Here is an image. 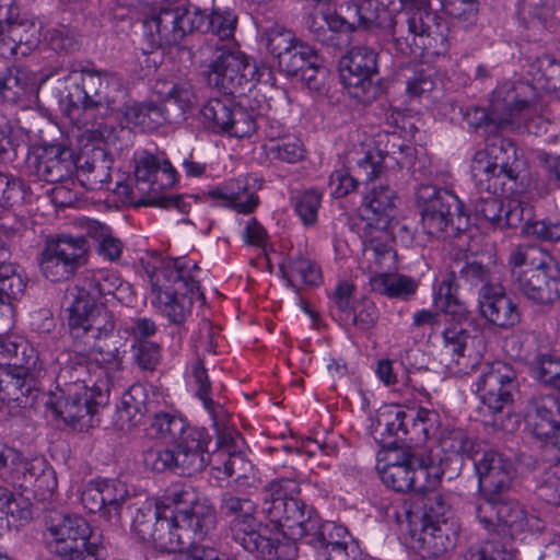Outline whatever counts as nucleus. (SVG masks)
I'll return each mask as SVG.
<instances>
[{"instance_id":"59","label":"nucleus","mask_w":560,"mask_h":560,"mask_svg":"<svg viewBox=\"0 0 560 560\" xmlns=\"http://www.w3.org/2000/svg\"><path fill=\"white\" fill-rule=\"evenodd\" d=\"M322 203V195L315 189L298 194L293 199L294 211L304 226H313Z\"/></svg>"},{"instance_id":"31","label":"nucleus","mask_w":560,"mask_h":560,"mask_svg":"<svg viewBox=\"0 0 560 560\" xmlns=\"http://www.w3.org/2000/svg\"><path fill=\"white\" fill-rule=\"evenodd\" d=\"M36 153L37 173L46 182H59L75 168L74 150L65 142H43Z\"/></svg>"},{"instance_id":"11","label":"nucleus","mask_w":560,"mask_h":560,"mask_svg":"<svg viewBox=\"0 0 560 560\" xmlns=\"http://www.w3.org/2000/svg\"><path fill=\"white\" fill-rule=\"evenodd\" d=\"M504 142H491L485 150L478 151L471 162V172L480 189L488 194L521 198L525 192V176L517 171L516 164L500 160L498 153L508 149Z\"/></svg>"},{"instance_id":"18","label":"nucleus","mask_w":560,"mask_h":560,"mask_svg":"<svg viewBox=\"0 0 560 560\" xmlns=\"http://www.w3.org/2000/svg\"><path fill=\"white\" fill-rule=\"evenodd\" d=\"M39 42V27L30 19H19L14 0H0V56H27Z\"/></svg>"},{"instance_id":"10","label":"nucleus","mask_w":560,"mask_h":560,"mask_svg":"<svg viewBox=\"0 0 560 560\" xmlns=\"http://www.w3.org/2000/svg\"><path fill=\"white\" fill-rule=\"evenodd\" d=\"M299 483L291 478H279L266 483L260 490L261 513L284 538L300 533L307 506L298 497Z\"/></svg>"},{"instance_id":"44","label":"nucleus","mask_w":560,"mask_h":560,"mask_svg":"<svg viewBox=\"0 0 560 560\" xmlns=\"http://www.w3.org/2000/svg\"><path fill=\"white\" fill-rule=\"evenodd\" d=\"M370 285L376 293L390 299L406 300L417 291V282L408 276L380 272L370 278Z\"/></svg>"},{"instance_id":"62","label":"nucleus","mask_w":560,"mask_h":560,"mask_svg":"<svg viewBox=\"0 0 560 560\" xmlns=\"http://www.w3.org/2000/svg\"><path fill=\"white\" fill-rule=\"evenodd\" d=\"M264 38L266 40L268 51L275 59L280 57L288 49H291L299 40L291 30L278 24L267 28L264 32Z\"/></svg>"},{"instance_id":"29","label":"nucleus","mask_w":560,"mask_h":560,"mask_svg":"<svg viewBox=\"0 0 560 560\" xmlns=\"http://www.w3.org/2000/svg\"><path fill=\"white\" fill-rule=\"evenodd\" d=\"M479 486L483 494H504L511 486L514 466L503 454L487 450L474 457Z\"/></svg>"},{"instance_id":"42","label":"nucleus","mask_w":560,"mask_h":560,"mask_svg":"<svg viewBox=\"0 0 560 560\" xmlns=\"http://www.w3.org/2000/svg\"><path fill=\"white\" fill-rule=\"evenodd\" d=\"M15 479L25 489L35 488L44 493H52L57 488L55 472L43 460H22L15 468Z\"/></svg>"},{"instance_id":"27","label":"nucleus","mask_w":560,"mask_h":560,"mask_svg":"<svg viewBox=\"0 0 560 560\" xmlns=\"http://www.w3.org/2000/svg\"><path fill=\"white\" fill-rule=\"evenodd\" d=\"M74 349L62 352L57 358L60 365L57 375L58 387H80L88 386L97 390V395L102 396L103 380H100L93 360L90 357V350L84 352L81 349L80 341H74Z\"/></svg>"},{"instance_id":"14","label":"nucleus","mask_w":560,"mask_h":560,"mask_svg":"<svg viewBox=\"0 0 560 560\" xmlns=\"http://www.w3.org/2000/svg\"><path fill=\"white\" fill-rule=\"evenodd\" d=\"M298 527L300 533L291 535L289 540L305 538L307 544L314 546L317 560H351L350 551H354V546L346 527L334 522L322 523L312 508Z\"/></svg>"},{"instance_id":"5","label":"nucleus","mask_w":560,"mask_h":560,"mask_svg":"<svg viewBox=\"0 0 560 560\" xmlns=\"http://www.w3.org/2000/svg\"><path fill=\"white\" fill-rule=\"evenodd\" d=\"M404 10L389 20L388 26L396 49L402 55L416 48L444 52L447 49L445 27L439 18L424 8H413L417 0H400Z\"/></svg>"},{"instance_id":"15","label":"nucleus","mask_w":560,"mask_h":560,"mask_svg":"<svg viewBox=\"0 0 560 560\" xmlns=\"http://www.w3.org/2000/svg\"><path fill=\"white\" fill-rule=\"evenodd\" d=\"M378 55L368 45L353 46L341 60L340 78L348 94L363 104L375 100L378 88L373 82L377 73Z\"/></svg>"},{"instance_id":"36","label":"nucleus","mask_w":560,"mask_h":560,"mask_svg":"<svg viewBox=\"0 0 560 560\" xmlns=\"http://www.w3.org/2000/svg\"><path fill=\"white\" fill-rule=\"evenodd\" d=\"M459 527L456 523L420 524L415 530L419 548L431 557H440L457 544Z\"/></svg>"},{"instance_id":"1","label":"nucleus","mask_w":560,"mask_h":560,"mask_svg":"<svg viewBox=\"0 0 560 560\" xmlns=\"http://www.w3.org/2000/svg\"><path fill=\"white\" fill-rule=\"evenodd\" d=\"M151 285V304L171 323L182 324L194 302L202 299L197 264L187 258L156 259L145 268Z\"/></svg>"},{"instance_id":"8","label":"nucleus","mask_w":560,"mask_h":560,"mask_svg":"<svg viewBox=\"0 0 560 560\" xmlns=\"http://www.w3.org/2000/svg\"><path fill=\"white\" fill-rule=\"evenodd\" d=\"M135 175L136 188L143 194L137 205L189 211L190 203L184 197L162 194L177 182V173L167 160L143 153L137 160Z\"/></svg>"},{"instance_id":"30","label":"nucleus","mask_w":560,"mask_h":560,"mask_svg":"<svg viewBox=\"0 0 560 560\" xmlns=\"http://www.w3.org/2000/svg\"><path fill=\"white\" fill-rule=\"evenodd\" d=\"M478 307L482 317L500 328L514 327L521 318L516 304L506 295L501 284L481 285Z\"/></svg>"},{"instance_id":"21","label":"nucleus","mask_w":560,"mask_h":560,"mask_svg":"<svg viewBox=\"0 0 560 560\" xmlns=\"http://www.w3.org/2000/svg\"><path fill=\"white\" fill-rule=\"evenodd\" d=\"M476 393L490 413L501 412L512 404L516 392V374L513 368L503 361L487 363L475 383Z\"/></svg>"},{"instance_id":"34","label":"nucleus","mask_w":560,"mask_h":560,"mask_svg":"<svg viewBox=\"0 0 560 560\" xmlns=\"http://www.w3.org/2000/svg\"><path fill=\"white\" fill-rule=\"evenodd\" d=\"M121 285L122 281L116 272L109 270L88 271L75 285L67 290L65 299L97 303L102 296L114 295Z\"/></svg>"},{"instance_id":"49","label":"nucleus","mask_w":560,"mask_h":560,"mask_svg":"<svg viewBox=\"0 0 560 560\" xmlns=\"http://www.w3.org/2000/svg\"><path fill=\"white\" fill-rule=\"evenodd\" d=\"M529 73L537 88L547 92L560 90V62L552 57L537 58L530 65Z\"/></svg>"},{"instance_id":"26","label":"nucleus","mask_w":560,"mask_h":560,"mask_svg":"<svg viewBox=\"0 0 560 560\" xmlns=\"http://www.w3.org/2000/svg\"><path fill=\"white\" fill-rule=\"evenodd\" d=\"M143 465L156 472L173 471L192 475L207 466L206 451L183 447H151L143 453Z\"/></svg>"},{"instance_id":"39","label":"nucleus","mask_w":560,"mask_h":560,"mask_svg":"<svg viewBox=\"0 0 560 560\" xmlns=\"http://www.w3.org/2000/svg\"><path fill=\"white\" fill-rule=\"evenodd\" d=\"M408 413L398 405H387L377 410L371 424V434L376 441L386 442L387 438H402L408 433Z\"/></svg>"},{"instance_id":"56","label":"nucleus","mask_w":560,"mask_h":560,"mask_svg":"<svg viewBox=\"0 0 560 560\" xmlns=\"http://www.w3.org/2000/svg\"><path fill=\"white\" fill-rule=\"evenodd\" d=\"M89 234L97 242L96 252L105 260L116 261L122 253V243L112 234L108 226L98 222L93 223Z\"/></svg>"},{"instance_id":"25","label":"nucleus","mask_w":560,"mask_h":560,"mask_svg":"<svg viewBox=\"0 0 560 560\" xmlns=\"http://www.w3.org/2000/svg\"><path fill=\"white\" fill-rule=\"evenodd\" d=\"M205 126L218 135L248 138L256 130L255 120L241 109H233L229 97L210 98L202 107Z\"/></svg>"},{"instance_id":"60","label":"nucleus","mask_w":560,"mask_h":560,"mask_svg":"<svg viewBox=\"0 0 560 560\" xmlns=\"http://www.w3.org/2000/svg\"><path fill=\"white\" fill-rule=\"evenodd\" d=\"M452 275L456 278L459 277L471 285L490 283L492 277L488 268L477 261H466L460 258H455L448 267Z\"/></svg>"},{"instance_id":"45","label":"nucleus","mask_w":560,"mask_h":560,"mask_svg":"<svg viewBox=\"0 0 560 560\" xmlns=\"http://www.w3.org/2000/svg\"><path fill=\"white\" fill-rule=\"evenodd\" d=\"M168 506L161 505L156 501H145L137 509L136 515L132 521V529L138 537L148 542L152 538L155 525L160 524L162 517L166 515Z\"/></svg>"},{"instance_id":"58","label":"nucleus","mask_w":560,"mask_h":560,"mask_svg":"<svg viewBox=\"0 0 560 560\" xmlns=\"http://www.w3.org/2000/svg\"><path fill=\"white\" fill-rule=\"evenodd\" d=\"M498 515L499 526H506L514 532H524L529 526V520L516 500L504 499L501 495Z\"/></svg>"},{"instance_id":"16","label":"nucleus","mask_w":560,"mask_h":560,"mask_svg":"<svg viewBox=\"0 0 560 560\" xmlns=\"http://www.w3.org/2000/svg\"><path fill=\"white\" fill-rule=\"evenodd\" d=\"M201 24L198 7L180 5L160 10L145 22V27L152 47L165 48L178 45Z\"/></svg>"},{"instance_id":"20","label":"nucleus","mask_w":560,"mask_h":560,"mask_svg":"<svg viewBox=\"0 0 560 560\" xmlns=\"http://www.w3.org/2000/svg\"><path fill=\"white\" fill-rule=\"evenodd\" d=\"M417 203L421 212V223L427 234L441 235L452 223L454 214H463V203L455 194L438 189L432 185H420Z\"/></svg>"},{"instance_id":"50","label":"nucleus","mask_w":560,"mask_h":560,"mask_svg":"<svg viewBox=\"0 0 560 560\" xmlns=\"http://www.w3.org/2000/svg\"><path fill=\"white\" fill-rule=\"evenodd\" d=\"M445 355H450L452 361L458 365L459 371L466 372L468 362H466L465 351L469 342L472 341L471 336L463 328L453 326L446 328L443 332Z\"/></svg>"},{"instance_id":"43","label":"nucleus","mask_w":560,"mask_h":560,"mask_svg":"<svg viewBox=\"0 0 560 560\" xmlns=\"http://www.w3.org/2000/svg\"><path fill=\"white\" fill-rule=\"evenodd\" d=\"M199 14L202 18V24L197 32H210L212 34L205 42H214L219 45L235 42L236 16L233 13L219 10L207 13L206 10L199 9Z\"/></svg>"},{"instance_id":"51","label":"nucleus","mask_w":560,"mask_h":560,"mask_svg":"<svg viewBox=\"0 0 560 560\" xmlns=\"http://www.w3.org/2000/svg\"><path fill=\"white\" fill-rule=\"evenodd\" d=\"M90 350V357L93 364H96L95 372L100 380L106 376V384L110 381L114 374L122 368V353L117 347L112 349H104V347L96 345V342L86 346ZM105 384L103 383V386Z\"/></svg>"},{"instance_id":"28","label":"nucleus","mask_w":560,"mask_h":560,"mask_svg":"<svg viewBox=\"0 0 560 560\" xmlns=\"http://www.w3.org/2000/svg\"><path fill=\"white\" fill-rule=\"evenodd\" d=\"M150 430L156 438L171 441L176 447L187 445L207 451L211 438L206 429L190 427L187 421L174 413L156 412L150 421Z\"/></svg>"},{"instance_id":"9","label":"nucleus","mask_w":560,"mask_h":560,"mask_svg":"<svg viewBox=\"0 0 560 560\" xmlns=\"http://www.w3.org/2000/svg\"><path fill=\"white\" fill-rule=\"evenodd\" d=\"M46 526L61 560H104L103 547L93 540L92 529L82 516L54 511Z\"/></svg>"},{"instance_id":"4","label":"nucleus","mask_w":560,"mask_h":560,"mask_svg":"<svg viewBox=\"0 0 560 560\" xmlns=\"http://www.w3.org/2000/svg\"><path fill=\"white\" fill-rule=\"evenodd\" d=\"M161 105L153 102L139 103L126 108L128 121L141 131L154 129L161 120L180 122L199 105V96L189 80L175 82L158 81L153 88Z\"/></svg>"},{"instance_id":"53","label":"nucleus","mask_w":560,"mask_h":560,"mask_svg":"<svg viewBox=\"0 0 560 560\" xmlns=\"http://www.w3.org/2000/svg\"><path fill=\"white\" fill-rule=\"evenodd\" d=\"M456 277L450 270L448 275L442 280L434 295L435 306L445 313L455 316H464L467 307L457 296Z\"/></svg>"},{"instance_id":"55","label":"nucleus","mask_w":560,"mask_h":560,"mask_svg":"<svg viewBox=\"0 0 560 560\" xmlns=\"http://www.w3.org/2000/svg\"><path fill=\"white\" fill-rule=\"evenodd\" d=\"M8 259L0 261V303L4 304L11 300H18L22 296L26 281L24 277L18 272L12 264L7 262Z\"/></svg>"},{"instance_id":"41","label":"nucleus","mask_w":560,"mask_h":560,"mask_svg":"<svg viewBox=\"0 0 560 560\" xmlns=\"http://www.w3.org/2000/svg\"><path fill=\"white\" fill-rule=\"evenodd\" d=\"M397 196L387 185H377L364 196L363 211L368 220H375L386 225L396 208Z\"/></svg>"},{"instance_id":"61","label":"nucleus","mask_w":560,"mask_h":560,"mask_svg":"<svg viewBox=\"0 0 560 560\" xmlns=\"http://www.w3.org/2000/svg\"><path fill=\"white\" fill-rule=\"evenodd\" d=\"M35 364V360L31 362V358L25 361V364L19 368V373L16 375L4 374L3 383H4V394L2 395V402H11V401H20L22 397L27 396L30 387L26 386L25 374L30 371Z\"/></svg>"},{"instance_id":"63","label":"nucleus","mask_w":560,"mask_h":560,"mask_svg":"<svg viewBox=\"0 0 560 560\" xmlns=\"http://www.w3.org/2000/svg\"><path fill=\"white\" fill-rule=\"evenodd\" d=\"M501 229L516 228L524 222V225L532 223L533 208L522 198H510L504 205Z\"/></svg>"},{"instance_id":"48","label":"nucleus","mask_w":560,"mask_h":560,"mask_svg":"<svg viewBox=\"0 0 560 560\" xmlns=\"http://www.w3.org/2000/svg\"><path fill=\"white\" fill-rule=\"evenodd\" d=\"M420 524L454 523L452 510L445 497L439 491H431L420 498Z\"/></svg>"},{"instance_id":"12","label":"nucleus","mask_w":560,"mask_h":560,"mask_svg":"<svg viewBox=\"0 0 560 560\" xmlns=\"http://www.w3.org/2000/svg\"><path fill=\"white\" fill-rule=\"evenodd\" d=\"M222 512L232 517L231 529L233 539L249 552L264 551L270 547L280 555V538L266 537L259 532L260 524L255 517L256 504L248 498L224 493L221 498Z\"/></svg>"},{"instance_id":"6","label":"nucleus","mask_w":560,"mask_h":560,"mask_svg":"<svg viewBox=\"0 0 560 560\" xmlns=\"http://www.w3.org/2000/svg\"><path fill=\"white\" fill-rule=\"evenodd\" d=\"M192 58L206 69L202 72L208 86L234 95L248 84V59L236 42L219 44L203 42Z\"/></svg>"},{"instance_id":"2","label":"nucleus","mask_w":560,"mask_h":560,"mask_svg":"<svg viewBox=\"0 0 560 560\" xmlns=\"http://www.w3.org/2000/svg\"><path fill=\"white\" fill-rule=\"evenodd\" d=\"M192 378L197 386L196 395L202 401L203 407L212 419V425L217 434V450L211 454L206 451L207 465L218 472L217 478H233L240 482L248 478L252 472V464L240 451L242 438L240 433L230 427V413L219 402H214L210 396L211 383L207 371L200 360L192 366Z\"/></svg>"},{"instance_id":"35","label":"nucleus","mask_w":560,"mask_h":560,"mask_svg":"<svg viewBox=\"0 0 560 560\" xmlns=\"http://www.w3.org/2000/svg\"><path fill=\"white\" fill-rule=\"evenodd\" d=\"M75 168L80 183L88 189H101L110 180V161L100 147L86 144L77 155Z\"/></svg>"},{"instance_id":"22","label":"nucleus","mask_w":560,"mask_h":560,"mask_svg":"<svg viewBox=\"0 0 560 560\" xmlns=\"http://www.w3.org/2000/svg\"><path fill=\"white\" fill-rule=\"evenodd\" d=\"M129 495L127 485L117 478L94 479L81 491V503L90 513L102 512L112 525L121 524V511Z\"/></svg>"},{"instance_id":"33","label":"nucleus","mask_w":560,"mask_h":560,"mask_svg":"<svg viewBox=\"0 0 560 560\" xmlns=\"http://www.w3.org/2000/svg\"><path fill=\"white\" fill-rule=\"evenodd\" d=\"M529 423L540 439H555L560 432V399L551 394L534 396L529 402Z\"/></svg>"},{"instance_id":"17","label":"nucleus","mask_w":560,"mask_h":560,"mask_svg":"<svg viewBox=\"0 0 560 560\" xmlns=\"http://www.w3.org/2000/svg\"><path fill=\"white\" fill-rule=\"evenodd\" d=\"M69 304V329L74 341L90 346L110 337L116 327L114 313L103 304L65 299Z\"/></svg>"},{"instance_id":"52","label":"nucleus","mask_w":560,"mask_h":560,"mask_svg":"<svg viewBox=\"0 0 560 560\" xmlns=\"http://www.w3.org/2000/svg\"><path fill=\"white\" fill-rule=\"evenodd\" d=\"M440 446L448 456H467L471 459L478 454L475 442L459 428L445 429L440 436Z\"/></svg>"},{"instance_id":"32","label":"nucleus","mask_w":560,"mask_h":560,"mask_svg":"<svg viewBox=\"0 0 560 560\" xmlns=\"http://www.w3.org/2000/svg\"><path fill=\"white\" fill-rule=\"evenodd\" d=\"M418 457L408 454L386 452L377 458V471L384 485L398 492L413 490L416 483L415 466Z\"/></svg>"},{"instance_id":"3","label":"nucleus","mask_w":560,"mask_h":560,"mask_svg":"<svg viewBox=\"0 0 560 560\" xmlns=\"http://www.w3.org/2000/svg\"><path fill=\"white\" fill-rule=\"evenodd\" d=\"M512 285L533 303L546 305L560 299V266L538 247H517L509 257Z\"/></svg>"},{"instance_id":"23","label":"nucleus","mask_w":560,"mask_h":560,"mask_svg":"<svg viewBox=\"0 0 560 560\" xmlns=\"http://www.w3.org/2000/svg\"><path fill=\"white\" fill-rule=\"evenodd\" d=\"M58 388L59 395L55 394V399L49 402L54 415L80 430L93 427L100 408L97 390L88 386Z\"/></svg>"},{"instance_id":"40","label":"nucleus","mask_w":560,"mask_h":560,"mask_svg":"<svg viewBox=\"0 0 560 560\" xmlns=\"http://www.w3.org/2000/svg\"><path fill=\"white\" fill-rule=\"evenodd\" d=\"M280 270L293 288H299L302 284L317 285L322 280L319 267L311 257L301 253L289 256L280 265Z\"/></svg>"},{"instance_id":"54","label":"nucleus","mask_w":560,"mask_h":560,"mask_svg":"<svg viewBox=\"0 0 560 560\" xmlns=\"http://www.w3.org/2000/svg\"><path fill=\"white\" fill-rule=\"evenodd\" d=\"M228 196V206L238 213L249 214L259 205V198L254 192L247 191V185L240 179H231L222 184Z\"/></svg>"},{"instance_id":"57","label":"nucleus","mask_w":560,"mask_h":560,"mask_svg":"<svg viewBox=\"0 0 560 560\" xmlns=\"http://www.w3.org/2000/svg\"><path fill=\"white\" fill-rule=\"evenodd\" d=\"M421 120L415 116H408L400 112H394L387 117V136L400 138L401 140L422 137L420 130Z\"/></svg>"},{"instance_id":"64","label":"nucleus","mask_w":560,"mask_h":560,"mask_svg":"<svg viewBox=\"0 0 560 560\" xmlns=\"http://www.w3.org/2000/svg\"><path fill=\"white\" fill-rule=\"evenodd\" d=\"M416 483L413 490L422 495L431 491H436L443 475L442 469L433 463L424 464L418 458L415 466Z\"/></svg>"},{"instance_id":"47","label":"nucleus","mask_w":560,"mask_h":560,"mask_svg":"<svg viewBox=\"0 0 560 560\" xmlns=\"http://www.w3.org/2000/svg\"><path fill=\"white\" fill-rule=\"evenodd\" d=\"M148 395L143 385L133 384L124 393L121 405L118 410L119 418L127 420L130 425H136L149 411Z\"/></svg>"},{"instance_id":"38","label":"nucleus","mask_w":560,"mask_h":560,"mask_svg":"<svg viewBox=\"0 0 560 560\" xmlns=\"http://www.w3.org/2000/svg\"><path fill=\"white\" fill-rule=\"evenodd\" d=\"M349 28L355 30L386 27L385 20L389 16L386 8L378 0H349L345 4Z\"/></svg>"},{"instance_id":"37","label":"nucleus","mask_w":560,"mask_h":560,"mask_svg":"<svg viewBox=\"0 0 560 560\" xmlns=\"http://www.w3.org/2000/svg\"><path fill=\"white\" fill-rule=\"evenodd\" d=\"M46 78L27 68L11 67L0 77V95L4 101L16 102L26 94L35 93Z\"/></svg>"},{"instance_id":"46","label":"nucleus","mask_w":560,"mask_h":560,"mask_svg":"<svg viewBox=\"0 0 560 560\" xmlns=\"http://www.w3.org/2000/svg\"><path fill=\"white\" fill-rule=\"evenodd\" d=\"M276 60L281 71L290 77H295L307 65H315L318 61V55L310 45L299 39L291 49H288Z\"/></svg>"},{"instance_id":"7","label":"nucleus","mask_w":560,"mask_h":560,"mask_svg":"<svg viewBox=\"0 0 560 560\" xmlns=\"http://www.w3.org/2000/svg\"><path fill=\"white\" fill-rule=\"evenodd\" d=\"M215 521V512L200 504L189 513L171 512L155 525L148 542L161 551L179 553L191 539H205L214 529Z\"/></svg>"},{"instance_id":"19","label":"nucleus","mask_w":560,"mask_h":560,"mask_svg":"<svg viewBox=\"0 0 560 560\" xmlns=\"http://www.w3.org/2000/svg\"><path fill=\"white\" fill-rule=\"evenodd\" d=\"M88 252L89 244L83 236L60 234L45 245L42 272L51 281L68 279L85 262Z\"/></svg>"},{"instance_id":"24","label":"nucleus","mask_w":560,"mask_h":560,"mask_svg":"<svg viewBox=\"0 0 560 560\" xmlns=\"http://www.w3.org/2000/svg\"><path fill=\"white\" fill-rule=\"evenodd\" d=\"M81 75L82 85H74L66 96L70 116L80 109L86 113L94 107L109 105L113 101L112 91L119 88L118 79L108 72L82 69Z\"/></svg>"},{"instance_id":"13","label":"nucleus","mask_w":560,"mask_h":560,"mask_svg":"<svg viewBox=\"0 0 560 560\" xmlns=\"http://www.w3.org/2000/svg\"><path fill=\"white\" fill-rule=\"evenodd\" d=\"M535 88L526 82L500 83L492 92L489 108L492 115L490 127L501 128L504 133L518 130L523 118L535 103Z\"/></svg>"}]
</instances>
